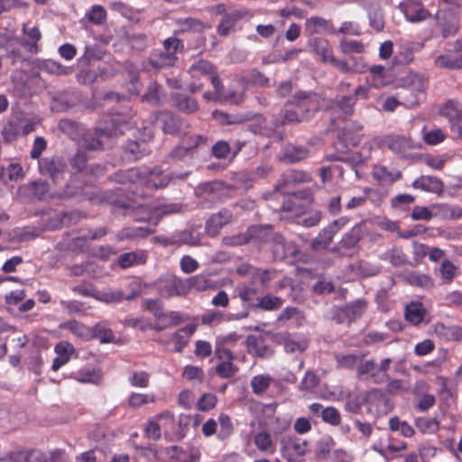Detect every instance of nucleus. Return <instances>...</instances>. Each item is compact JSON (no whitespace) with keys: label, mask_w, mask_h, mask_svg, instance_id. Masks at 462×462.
Wrapping results in <instances>:
<instances>
[{"label":"nucleus","mask_w":462,"mask_h":462,"mask_svg":"<svg viewBox=\"0 0 462 462\" xmlns=\"http://www.w3.org/2000/svg\"><path fill=\"white\" fill-rule=\"evenodd\" d=\"M412 187L429 192H439L442 190L443 184L435 177L421 176L412 182Z\"/></svg>","instance_id":"nucleus-46"},{"label":"nucleus","mask_w":462,"mask_h":462,"mask_svg":"<svg viewBox=\"0 0 462 462\" xmlns=\"http://www.w3.org/2000/svg\"><path fill=\"white\" fill-rule=\"evenodd\" d=\"M188 73L191 78L189 85V91L191 94L202 90L204 84L200 81L201 78L210 80L213 88L219 93L222 88V80L218 76L217 68L209 60L199 59L195 60L189 68Z\"/></svg>","instance_id":"nucleus-2"},{"label":"nucleus","mask_w":462,"mask_h":462,"mask_svg":"<svg viewBox=\"0 0 462 462\" xmlns=\"http://www.w3.org/2000/svg\"><path fill=\"white\" fill-rule=\"evenodd\" d=\"M309 150L303 146L287 145L282 153V159L290 163H295L306 159Z\"/></svg>","instance_id":"nucleus-45"},{"label":"nucleus","mask_w":462,"mask_h":462,"mask_svg":"<svg viewBox=\"0 0 462 462\" xmlns=\"http://www.w3.org/2000/svg\"><path fill=\"white\" fill-rule=\"evenodd\" d=\"M273 377L269 374L254 375L250 383L252 391L254 394L263 393L271 385Z\"/></svg>","instance_id":"nucleus-55"},{"label":"nucleus","mask_w":462,"mask_h":462,"mask_svg":"<svg viewBox=\"0 0 462 462\" xmlns=\"http://www.w3.org/2000/svg\"><path fill=\"white\" fill-rule=\"evenodd\" d=\"M114 128H108L107 126L101 124L96 125L94 129L88 130L81 136L80 143L81 146L88 150L97 151L103 150L104 144L102 138H110L115 133Z\"/></svg>","instance_id":"nucleus-10"},{"label":"nucleus","mask_w":462,"mask_h":462,"mask_svg":"<svg viewBox=\"0 0 462 462\" xmlns=\"http://www.w3.org/2000/svg\"><path fill=\"white\" fill-rule=\"evenodd\" d=\"M142 176L141 168H130L125 171H116L110 177V179L120 184L138 183L141 185Z\"/></svg>","instance_id":"nucleus-38"},{"label":"nucleus","mask_w":462,"mask_h":462,"mask_svg":"<svg viewBox=\"0 0 462 462\" xmlns=\"http://www.w3.org/2000/svg\"><path fill=\"white\" fill-rule=\"evenodd\" d=\"M219 430L217 431V438L226 439L230 437L234 431V426L231 418L226 414L221 413L218 417Z\"/></svg>","instance_id":"nucleus-64"},{"label":"nucleus","mask_w":462,"mask_h":462,"mask_svg":"<svg viewBox=\"0 0 462 462\" xmlns=\"http://www.w3.org/2000/svg\"><path fill=\"white\" fill-rule=\"evenodd\" d=\"M233 219L232 212L223 208L217 213L212 214L205 224V231L208 236L215 237L219 235L221 229L229 224Z\"/></svg>","instance_id":"nucleus-15"},{"label":"nucleus","mask_w":462,"mask_h":462,"mask_svg":"<svg viewBox=\"0 0 462 462\" xmlns=\"http://www.w3.org/2000/svg\"><path fill=\"white\" fill-rule=\"evenodd\" d=\"M393 364V359L386 357L377 364L374 359L365 360L356 366V376L360 380L370 381L381 384L389 380L388 371Z\"/></svg>","instance_id":"nucleus-3"},{"label":"nucleus","mask_w":462,"mask_h":462,"mask_svg":"<svg viewBox=\"0 0 462 462\" xmlns=\"http://www.w3.org/2000/svg\"><path fill=\"white\" fill-rule=\"evenodd\" d=\"M202 141L204 138L201 135L186 136L182 139L181 144L171 151L169 157L173 160H181L191 156Z\"/></svg>","instance_id":"nucleus-19"},{"label":"nucleus","mask_w":462,"mask_h":462,"mask_svg":"<svg viewBox=\"0 0 462 462\" xmlns=\"http://www.w3.org/2000/svg\"><path fill=\"white\" fill-rule=\"evenodd\" d=\"M305 33L309 35L319 33H336V29L330 20L319 16H311L305 21Z\"/></svg>","instance_id":"nucleus-20"},{"label":"nucleus","mask_w":462,"mask_h":462,"mask_svg":"<svg viewBox=\"0 0 462 462\" xmlns=\"http://www.w3.org/2000/svg\"><path fill=\"white\" fill-rule=\"evenodd\" d=\"M247 346L252 355L259 357H269L273 353L262 337H249L247 339Z\"/></svg>","instance_id":"nucleus-39"},{"label":"nucleus","mask_w":462,"mask_h":462,"mask_svg":"<svg viewBox=\"0 0 462 462\" xmlns=\"http://www.w3.org/2000/svg\"><path fill=\"white\" fill-rule=\"evenodd\" d=\"M289 106L285 105V107L280 112V121L275 122V125H285L291 124H300L303 122H307L304 118L301 117L300 113L297 110V108L288 107Z\"/></svg>","instance_id":"nucleus-48"},{"label":"nucleus","mask_w":462,"mask_h":462,"mask_svg":"<svg viewBox=\"0 0 462 462\" xmlns=\"http://www.w3.org/2000/svg\"><path fill=\"white\" fill-rule=\"evenodd\" d=\"M406 20L412 23H421L431 16V14L418 0L405 1L400 5Z\"/></svg>","instance_id":"nucleus-13"},{"label":"nucleus","mask_w":462,"mask_h":462,"mask_svg":"<svg viewBox=\"0 0 462 462\" xmlns=\"http://www.w3.org/2000/svg\"><path fill=\"white\" fill-rule=\"evenodd\" d=\"M245 146V142L240 140H235L231 144L224 140L217 141L211 149L212 155L217 159L225 160L232 152L233 158H235Z\"/></svg>","instance_id":"nucleus-22"},{"label":"nucleus","mask_w":462,"mask_h":462,"mask_svg":"<svg viewBox=\"0 0 462 462\" xmlns=\"http://www.w3.org/2000/svg\"><path fill=\"white\" fill-rule=\"evenodd\" d=\"M351 84L348 82H340L337 86L338 94L330 100L329 108L339 112L343 117H349L355 114L357 98L367 99L369 97V88L365 86H358L354 91L349 92Z\"/></svg>","instance_id":"nucleus-1"},{"label":"nucleus","mask_w":462,"mask_h":462,"mask_svg":"<svg viewBox=\"0 0 462 462\" xmlns=\"http://www.w3.org/2000/svg\"><path fill=\"white\" fill-rule=\"evenodd\" d=\"M215 372L218 377L229 379L238 372V367L234 364V361H224L216 365Z\"/></svg>","instance_id":"nucleus-63"},{"label":"nucleus","mask_w":462,"mask_h":462,"mask_svg":"<svg viewBox=\"0 0 462 462\" xmlns=\"http://www.w3.org/2000/svg\"><path fill=\"white\" fill-rule=\"evenodd\" d=\"M92 337L97 338L101 343H110L115 340L113 330L106 322H99L91 330Z\"/></svg>","instance_id":"nucleus-51"},{"label":"nucleus","mask_w":462,"mask_h":462,"mask_svg":"<svg viewBox=\"0 0 462 462\" xmlns=\"http://www.w3.org/2000/svg\"><path fill=\"white\" fill-rule=\"evenodd\" d=\"M286 106H292L309 121L320 108V97L315 92L297 91Z\"/></svg>","instance_id":"nucleus-6"},{"label":"nucleus","mask_w":462,"mask_h":462,"mask_svg":"<svg viewBox=\"0 0 462 462\" xmlns=\"http://www.w3.org/2000/svg\"><path fill=\"white\" fill-rule=\"evenodd\" d=\"M156 397L153 393H132L128 398V405L131 408L138 409L143 405L153 403Z\"/></svg>","instance_id":"nucleus-56"},{"label":"nucleus","mask_w":462,"mask_h":462,"mask_svg":"<svg viewBox=\"0 0 462 462\" xmlns=\"http://www.w3.org/2000/svg\"><path fill=\"white\" fill-rule=\"evenodd\" d=\"M54 352L57 356L52 362L51 370L57 372L69 362L71 356L75 353V347L69 341H60L55 345Z\"/></svg>","instance_id":"nucleus-24"},{"label":"nucleus","mask_w":462,"mask_h":462,"mask_svg":"<svg viewBox=\"0 0 462 462\" xmlns=\"http://www.w3.org/2000/svg\"><path fill=\"white\" fill-rule=\"evenodd\" d=\"M311 180L310 175L303 171L298 170H288L282 175L279 180L280 184L287 185V184H296V183H305L310 182Z\"/></svg>","instance_id":"nucleus-47"},{"label":"nucleus","mask_w":462,"mask_h":462,"mask_svg":"<svg viewBox=\"0 0 462 462\" xmlns=\"http://www.w3.org/2000/svg\"><path fill=\"white\" fill-rule=\"evenodd\" d=\"M162 420H164L165 423L172 425L174 423V415L170 411H164L148 420L144 427V436L147 439L152 440H158L161 439L162 430L159 421Z\"/></svg>","instance_id":"nucleus-18"},{"label":"nucleus","mask_w":462,"mask_h":462,"mask_svg":"<svg viewBox=\"0 0 462 462\" xmlns=\"http://www.w3.org/2000/svg\"><path fill=\"white\" fill-rule=\"evenodd\" d=\"M425 310L420 303H411L405 309V319L412 325H419L422 322Z\"/></svg>","instance_id":"nucleus-52"},{"label":"nucleus","mask_w":462,"mask_h":462,"mask_svg":"<svg viewBox=\"0 0 462 462\" xmlns=\"http://www.w3.org/2000/svg\"><path fill=\"white\" fill-rule=\"evenodd\" d=\"M439 274L446 283H451L458 273V267L450 260L444 259L439 266Z\"/></svg>","instance_id":"nucleus-57"},{"label":"nucleus","mask_w":462,"mask_h":462,"mask_svg":"<svg viewBox=\"0 0 462 462\" xmlns=\"http://www.w3.org/2000/svg\"><path fill=\"white\" fill-rule=\"evenodd\" d=\"M237 290L241 300L255 308V304L260 300L258 289L252 285H242Z\"/></svg>","instance_id":"nucleus-53"},{"label":"nucleus","mask_w":462,"mask_h":462,"mask_svg":"<svg viewBox=\"0 0 462 462\" xmlns=\"http://www.w3.org/2000/svg\"><path fill=\"white\" fill-rule=\"evenodd\" d=\"M141 185L151 189H163L172 180V177L163 172L160 166L152 169L142 167Z\"/></svg>","instance_id":"nucleus-11"},{"label":"nucleus","mask_w":462,"mask_h":462,"mask_svg":"<svg viewBox=\"0 0 462 462\" xmlns=\"http://www.w3.org/2000/svg\"><path fill=\"white\" fill-rule=\"evenodd\" d=\"M437 25L440 29L443 38L455 36L460 25V19L457 14L451 11H445L437 16Z\"/></svg>","instance_id":"nucleus-17"},{"label":"nucleus","mask_w":462,"mask_h":462,"mask_svg":"<svg viewBox=\"0 0 462 462\" xmlns=\"http://www.w3.org/2000/svg\"><path fill=\"white\" fill-rule=\"evenodd\" d=\"M366 231L365 221H361L356 224L339 242L340 249H353L355 248L360 240L363 238Z\"/></svg>","instance_id":"nucleus-26"},{"label":"nucleus","mask_w":462,"mask_h":462,"mask_svg":"<svg viewBox=\"0 0 462 462\" xmlns=\"http://www.w3.org/2000/svg\"><path fill=\"white\" fill-rule=\"evenodd\" d=\"M175 25L178 29L174 32V34L202 32L206 29V25L201 20L193 17L177 19Z\"/></svg>","instance_id":"nucleus-33"},{"label":"nucleus","mask_w":462,"mask_h":462,"mask_svg":"<svg viewBox=\"0 0 462 462\" xmlns=\"http://www.w3.org/2000/svg\"><path fill=\"white\" fill-rule=\"evenodd\" d=\"M189 289H195L203 291L216 288V282L212 280L210 273H199L187 279Z\"/></svg>","instance_id":"nucleus-42"},{"label":"nucleus","mask_w":462,"mask_h":462,"mask_svg":"<svg viewBox=\"0 0 462 462\" xmlns=\"http://www.w3.org/2000/svg\"><path fill=\"white\" fill-rule=\"evenodd\" d=\"M88 157L85 151L78 150L77 152L70 158L69 164L77 172L73 174L68 184V189L73 188L74 190L69 191V196L78 195L82 192L84 186L88 185L90 180H85L84 183L78 184L79 175H87L88 172L95 174L94 170L88 167Z\"/></svg>","instance_id":"nucleus-7"},{"label":"nucleus","mask_w":462,"mask_h":462,"mask_svg":"<svg viewBox=\"0 0 462 462\" xmlns=\"http://www.w3.org/2000/svg\"><path fill=\"white\" fill-rule=\"evenodd\" d=\"M171 101L172 106L184 114H192L199 109V105L196 98L182 93L171 95Z\"/></svg>","instance_id":"nucleus-28"},{"label":"nucleus","mask_w":462,"mask_h":462,"mask_svg":"<svg viewBox=\"0 0 462 462\" xmlns=\"http://www.w3.org/2000/svg\"><path fill=\"white\" fill-rule=\"evenodd\" d=\"M182 314L179 311L164 312L152 328L156 331H162L165 328L177 326L184 321Z\"/></svg>","instance_id":"nucleus-40"},{"label":"nucleus","mask_w":462,"mask_h":462,"mask_svg":"<svg viewBox=\"0 0 462 462\" xmlns=\"http://www.w3.org/2000/svg\"><path fill=\"white\" fill-rule=\"evenodd\" d=\"M197 330L196 324H189L171 335L170 340L174 343V351L180 353L188 345L189 338Z\"/></svg>","instance_id":"nucleus-30"},{"label":"nucleus","mask_w":462,"mask_h":462,"mask_svg":"<svg viewBox=\"0 0 462 462\" xmlns=\"http://www.w3.org/2000/svg\"><path fill=\"white\" fill-rule=\"evenodd\" d=\"M389 428L393 431H401L405 438H411L415 434L414 429L405 420H401L398 417L391 418Z\"/></svg>","instance_id":"nucleus-59"},{"label":"nucleus","mask_w":462,"mask_h":462,"mask_svg":"<svg viewBox=\"0 0 462 462\" xmlns=\"http://www.w3.org/2000/svg\"><path fill=\"white\" fill-rule=\"evenodd\" d=\"M188 291L189 287L187 280L182 281L180 278L176 276L167 280L162 288V293L168 297L185 295Z\"/></svg>","instance_id":"nucleus-36"},{"label":"nucleus","mask_w":462,"mask_h":462,"mask_svg":"<svg viewBox=\"0 0 462 462\" xmlns=\"http://www.w3.org/2000/svg\"><path fill=\"white\" fill-rule=\"evenodd\" d=\"M381 147H386L393 152L406 157L408 152L414 148L410 138L396 134H388L383 136L379 141Z\"/></svg>","instance_id":"nucleus-12"},{"label":"nucleus","mask_w":462,"mask_h":462,"mask_svg":"<svg viewBox=\"0 0 462 462\" xmlns=\"http://www.w3.org/2000/svg\"><path fill=\"white\" fill-rule=\"evenodd\" d=\"M18 192L21 196L28 198L31 200H43L50 192V184L44 180H35L22 185Z\"/></svg>","instance_id":"nucleus-14"},{"label":"nucleus","mask_w":462,"mask_h":462,"mask_svg":"<svg viewBox=\"0 0 462 462\" xmlns=\"http://www.w3.org/2000/svg\"><path fill=\"white\" fill-rule=\"evenodd\" d=\"M163 453L169 462H198L199 459V452L194 448H182L174 445L165 448Z\"/></svg>","instance_id":"nucleus-16"},{"label":"nucleus","mask_w":462,"mask_h":462,"mask_svg":"<svg viewBox=\"0 0 462 462\" xmlns=\"http://www.w3.org/2000/svg\"><path fill=\"white\" fill-rule=\"evenodd\" d=\"M283 301L284 300L280 297L266 295L260 298L258 302L255 304V308L264 310H275L282 306Z\"/></svg>","instance_id":"nucleus-62"},{"label":"nucleus","mask_w":462,"mask_h":462,"mask_svg":"<svg viewBox=\"0 0 462 462\" xmlns=\"http://www.w3.org/2000/svg\"><path fill=\"white\" fill-rule=\"evenodd\" d=\"M147 259V253L143 250H138L120 254L116 262L120 268L127 269L135 265L144 264Z\"/></svg>","instance_id":"nucleus-31"},{"label":"nucleus","mask_w":462,"mask_h":462,"mask_svg":"<svg viewBox=\"0 0 462 462\" xmlns=\"http://www.w3.org/2000/svg\"><path fill=\"white\" fill-rule=\"evenodd\" d=\"M183 49L181 40L176 36L168 37L162 42V50L152 53L150 62L156 69L171 67L178 60V52H181Z\"/></svg>","instance_id":"nucleus-4"},{"label":"nucleus","mask_w":462,"mask_h":462,"mask_svg":"<svg viewBox=\"0 0 462 462\" xmlns=\"http://www.w3.org/2000/svg\"><path fill=\"white\" fill-rule=\"evenodd\" d=\"M151 118L165 134H173L179 130L178 121L171 112L157 111L152 114Z\"/></svg>","instance_id":"nucleus-25"},{"label":"nucleus","mask_w":462,"mask_h":462,"mask_svg":"<svg viewBox=\"0 0 462 462\" xmlns=\"http://www.w3.org/2000/svg\"><path fill=\"white\" fill-rule=\"evenodd\" d=\"M150 234V230L146 227L127 226L121 229L116 234L117 241L134 240L140 237H145Z\"/></svg>","instance_id":"nucleus-50"},{"label":"nucleus","mask_w":462,"mask_h":462,"mask_svg":"<svg viewBox=\"0 0 462 462\" xmlns=\"http://www.w3.org/2000/svg\"><path fill=\"white\" fill-rule=\"evenodd\" d=\"M363 128L360 122L353 121L340 131L338 137L345 143L346 148L356 147L360 143L362 140L360 132Z\"/></svg>","instance_id":"nucleus-21"},{"label":"nucleus","mask_w":462,"mask_h":462,"mask_svg":"<svg viewBox=\"0 0 462 462\" xmlns=\"http://www.w3.org/2000/svg\"><path fill=\"white\" fill-rule=\"evenodd\" d=\"M65 170L66 163L60 156H46L38 161L40 174L50 177L54 183H57L63 177Z\"/></svg>","instance_id":"nucleus-9"},{"label":"nucleus","mask_w":462,"mask_h":462,"mask_svg":"<svg viewBox=\"0 0 462 462\" xmlns=\"http://www.w3.org/2000/svg\"><path fill=\"white\" fill-rule=\"evenodd\" d=\"M134 294L125 295L122 290L109 289L104 291H97L95 299L105 303H118L125 300H130L134 298Z\"/></svg>","instance_id":"nucleus-44"},{"label":"nucleus","mask_w":462,"mask_h":462,"mask_svg":"<svg viewBox=\"0 0 462 462\" xmlns=\"http://www.w3.org/2000/svg\"><path fill=\"white\" fill-rule=\"evenodd\" d=\"M239 20V14L236 13L226 14L217 27L218 35L226 37L234 31L236 22Z\"/></svg>","instance_id":"nucleus-49"},{"label":"nucleus","mask_w":462,"mask_h":462,"mask_svg":"<svg viewBox=\"0 0 462 462\" xmlns=\"http://www.w3.org/2000/svg\"><path fill=\"white\" fill-rule=\"evenodd\" d=\"M415 426L423 434H432L439 430V423L436 419L420 417L415 420Z\"/></svg>","instance_id":"nucleus-58"},{"label":"nucleus","mask_w":462,"mask_h":462,"mask_svg":"<svg viewBox=\"0 0 462 462\" xmlns=\"http://www.w3.org/2000/svg\"><path fill=\"white\" fill-rule=\"evenodd\" d=\"M101 124L103 125V126L106 125L108 128H114L116 130L115 133L112 134V137L123 134L124 132L128 128L127 122L120 115H104L98 120L97 125H100Z\"/></svg>","instance_id":"nucleus-35"},{"label":"nucleus","mask_w":462,"mask_h":462,"mask_svg":"<svg viewBox=\"0 0 462 462\" xmlns=\"http://www.w3.org/2000/svg\"><path fill=\"white\" fill-rule=\"evenodd\" d=\"M238 82L244 86H258L262 88L270 87V79L263 72L256 69L249 71L247 76H242L238 79Z\"/></svg>","instance_id":"nucleus-41"},{"label":"nucleus","mask_w":462,"mask_h":462,"mask_svg":"<svg viewBox=\"0 0 462 462\" xmlns=\"http://www.w3.org/2000/svg\"><path fill=\"white\" fill-rule=\"evenodd\" d=\"M403 280L409 285L423 290H431L435 286L434 280L431 276L415 271L408 272L403 274Z\"/></svg>","instance_id":"nucleus-34"},{"label":"nucleus","mask_w":462,"mask_h":462,"mask_svg":"<svg viewBox=\"0 0 462 462\" xmlns=\"http://www.w3.org/2000/svg\"><path fill=\"white\" fill-rule=\"evenodd\" d=\"M271 227L267 226H251L247 229V236L251 241L265 242L270 236Z\"/></svg>","instance_id":"nucleus-61"},{"label":"nucleus","mask_w":462,"mask_h":462,"mask_svg":"<svg viewBox=\"0 0 462 462\" xmlns=\"http://www.w3.org/2000/svg\"><path fill=\"white\" fill-rule=\"evenodd\" d=\"M373 178L382 185H392L402 178L399 170H389L382 164H375L372 170Z\"/></svg>","instance_id":"nucleus-27"},{"label":"nucleus","mask_w":462,"mask_h":462,"mask_svg":"<svg viewBox=\"0 0 462 462\" xmlns=\"http://www.w3.org/2000/svg\"><path fill=\"white\" fill-rule=\"evenodd\" d=\"M254 445L262 453L273 455L276 450V442L267 430H261L254 435Z\"/></svg>","instance_id":"nucleus-29"},{"label":"nucleus","mask_w":462,"mask_h":462,"mask_svg":"<svg viewBox=\"0 0 462 462\" xmlns=\"http://www.w3.org/2000/svg\"><path fill=\"white\" fill-rule=\"evenodd\" d=\"M419 385L414 389V393L419 397L418 402L415 405V410L419 411H426L436 403V398L433 394L430 393H420Z\"/></svg>","instance_id":"nucleus-60"},{"label":"nucleus","mask_w":462,"mask_h":462,"mask_svg":"<svg viewBox=\"0 0 462 462\" xmlns=\"http://www.w3.org/2000/svg\"><path fill=\"white\" fill-rule=\"evenodd\" d=\"M434 67L448 70L462 69V54L440 53L433 60Z\"/></svg>","instance_id":"nucleus-32"},{"label":"nucleus","mask_w":462,"mask_h":462,"mask_svg":"<svg viewBox=\"0 0 462 462\" xmlns=\"http://www.w3.org/2000/svg\"><path fill=\"white\" fill-rule=\"evenodd\" d=\"M60 328L69 330L79 338L87 337L89 335L88 328L76 319H70L61 323Z\"/></svg>","instance_id":"nucleus-54"},{"label":"nucleus","mask_w":462,"mask_h":462,"mask_svg":"<svg viewBox=\"0 0 462 462\" xmlns=\"http://www.w3.org/2000/svg\"><path fill=\"white\" fill-rule=\"evenodd\" d=\"M280 450L287 462H303L310 451V442L295 435L284 436L280 440Z\"/></svg>","instance_id":"nucleus-5"},{"label":"nucleus","mask_w":462,"mask_h":462,"mask_svg":"<svg viewBox=\"0 0 462 462\" xmlns=\"http://www.w3.org/2000/svg\"><path fill=\"white\" fill-rule=\"evenodd\" d=\"M23 32L29 39L22 42V45L26 48L31 53H37L39 51L38 42L42 39V33L37 26L29 28L27 24L23 25Z\"/></svg>","instance_id":"nucleus-43"},{"label":"nucleus","mask_w":462,"mask_h":462,"mask_svg":"<svg viewBox=\"0 0 462 462\" xmlns=\"http://www.w3.org/2000/svg\"><path fill=\"white\" fill-rule=\"evenodd\" d=\"M367 356V353L362 354H337L335 356V359L338 368L346 370L356 369V366L363 363L364 359Z\"/></svg>","instance_id":"nucleus-37"},{"label":"nucleus","mask_w":462,"mask_h":462,"mask_svg":"<svg viewBox=\"0 0 462 462\" xmlns=\"http://www.w3.org/2000/svg\"><path fill=\"white\" fill-rule=\"evenodd\" d=\"M308 46L310 51L323 63H328L334 56L329 42L321 37H313L309 40Z\"/></svg>","instance_id":"nucleus-23"},{"label":"nucleus","mask_w":462,"mask_h":462,"mask_svg":"<svg viewBox=\"0 0 462 462\" xmlns=\"http://www.w3.org/2000/svg\"><path fill=\"white\" fill-rule=\"evenodd\" d=\"M429 87V80L421 74H411L408 77V89L410 95L403 97V105L412 108L419 106L426 99V90Z\"/></svg>","instance_id":"nucleus-8"}]
</instances>
